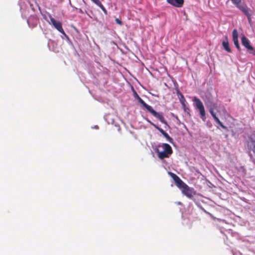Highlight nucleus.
Segmentation results:
<instances>
[{"label": "nucleus", "instance_id": "obj_1", "mask_svg": "<svg viewBox=\"0 0 255 255\" xmlns=\"http://www.w3.org/2000/svg\"><path fill=\"white\" fill-rule=\"evenodd\" d=\"M168 174L174 180L177 187L181 189L182 193L184 195L189 198L193 197V195L195 194V191L193 188L189 187L175 173L168 172Z\"/></svg>", "mask_w": 255, "mask_h": 255}, {"label": "nucleus", "instance_id": "obj_2", "mask_svg": "<svg viewBox=\"0 0 255 255\" xmlns=\"http://www.w3.org/2000/svg\"><path fill=\"white\" fill-rule=\"evenodd\" d=\"M133 94L134 97L136 99L138 102L140 103L148 112L151 113L154 117L157 118L162 123L166 124L162 114L161 113H157L154 111L152 107L146 104L142 99L138 96L136 92L133 89Z\"/></svg>", "mask_w": 255, "mask_h": 255}, {"label": "nucleus", "instance_id": "obj_3", "mask_svg": "<svg viewBox=\"0 0 255 255\" xmlns=\"http://www.w3.org/2000/svg\"><path fill=\"white\" fill-rule=\"evenodd\" d=\"M155 151L157 153L158 157L160 159L169 158L173 153L171 146L165 143L158 144L155 149Z\"/></svg>", "mask_w": 255, "mask_h": 255}, {"label": "nucleus", "instance_id": "obj_4", "mask_svg": "<svg viewBox=\"0 0 255 255\" xmlns=\"http://www.w3.org/2000/svg\"><path fill=\"white\" fill-rule=\"evenodd\" d=\"M193 101L194 103L195 106L199 110L202 119L205 121L206 113L203 103L199 98L196 97H194Z\"/></svg>", "mask_w": 255, "mask_h": 255}, {"label": "nucleus", "instance_id": "obj_5", "mask_svg": "<svg viewBox=\"0 0 255 255\" xmlns=\"http://www.w3.org/2000/svg\"><path fill=\"white\" fill-rule=\"evenodd\" d=\"M205 104H206V105L208 107H209V112H210L211 115H212V116L213 117V118H214L215 121L218 124H219L222 127V128L228 130L227 127L223 124V123L220 121V120L217 117L216 114L214 112V109L215 108V104H213V103H211V105H209L206 102H205Z\"/></svg>", "mask_w": 255, "mask_h": 255}, {"label": "nucleus", "instance_id": "obj_6", "mask_svg": "<svg viewBox=\"0 0 255 255\" xmlns=\"http://www.w3.org/2000/svg\"><path fill=\"white\" fill-rule=\"evenodd\" d=\"M241 41L242 45L246 48L248 52L250 54L255 55V49L250 44L249 40L245 35L242 36L241 38Z\"/></svg>", "mask_w": 255, "mask_h": 255}, {"label": "nucleus", "instance_id": "obj_7", "mask_svg": "<svg viewBox=\"0 0 255 255\" xmlns=\"http://www.w3.org/2000/svg\"><path fill=\"white\" fill-rule=\"evenodd\" d=\"M50 20L51 23L54 26V27L60 33L66 35L64 30H63L62 26V23L59 21L56 20L51 16H50Z\"/></svg>", "mask_w": 255, "mask_h": 255}, {"label": "nucleus", "instance_id": "obj_8", "mask_svg": "<svg viewBox=\"0 0 255 255\" xmlns=\"http://www.w3.org/2000/svg\"><path fill=\"white\" fill-rule=\"evenodd\" d=\"M177 94L180 102L181 103L182 108L185 112L189 113L190 111L189 108L187 106L186 101L183 96V95L180 93L179 91H177Z\"/></svg>", "mask_w": 255, "mask_h": 255}, {"label": "nucleus", "instance_id": "obj_9", "mask_svg": "<svg viewBox=\"0 0 255 255\" xmlns=\"http://www.w3.org/2000/svg\"><path fill=\"white\" fill-rule=\"evenodd\" d=\"M149 123L153 127H154L155 128H156L165 138L170 143H173V139L166 133L163 129L158 127L156 125H155L152 122L150 121H148Z\"/></svg>", "mask_w": 255, "mask_h": 255}, {"label": "nucleus", "instance_id": "obj_10", "mask_svg": "<svg viewBox=\"0 0 255 255\" xmlns=\"http://www.w3.org/2000/svg\"><path fill=\"white\" fill-rule=\"evenodd\" d=\"M232 36L233 41L234 42L235 45L239 50H240V47L238 41V32L236 29L233 30L232 32Z\"/></svg>", "mask_w": 255, "mask_h": 255}, {"label": "nucleus", "instance_id": "obj_11", "mask_svg": "<svg viewBox=\"0 0 255 255\" xmlns=\"http://www.w3.org/2000/svg\"><path fill=\"white\" fill-rule=\"evenodd\" d=\"M167 2L171 5L177 7H181L184 3V0H166Z\"/></svg>", "mask_w": 255, "mask_h": 255}, {"label": "nucleus", "instance_id": "obj_12", "mask_svg": "<svg viewBox=\"0 0 255 255\" xmlns=\"http://www.w3.org/2000/svg\"><path fill=\"white\" fill-rule=\"evenodd\" d=\"M222 45L225 50H226L227 52H231V49L230 48L228 39L227 36H225V39L222 42Z\"/></svg>", "mask_w": 255, "mask_h": 255}, {"label": "nucleus", "instance_id": "obj_13", "mask_svg": "<svg viewBox=\"0 0 255 255\" xmlns=\"http://www.w3.org/2000/svg\"><path fill=\"white\" fill-rule=\"evenodd\" d=\"M236 6L239 7L242 11H243L244 13L248 17V18L250 19L251 14L249 12V9L247 7V6L245 5H240L239 4L236 5Z\"/></svg>", "mask_w": 255, "mask_h": 255}, {"label": "nucleus", "instance_id": "obj_14", "mask_svg": "<svg viewBox=\"0 0 255 255\" xmlns=\"http://www.w3.org/2000/svg\"><path fill=\"white\" fill-rule=\"evenodd\" d=\"M250 142L249 143L248 146L254 153H255V137H249Z\"/></svg>", "mask_w": 255, "mask_h": 255}, {"label": "nucleus", "instance_id": "obj_15", "mask_svg": "<svg viewBox=\"0 0 255 255\" xmlns=\"http://www.w3.org/2000/svg\"><path fill=\"white\" fill-rule=\"evenodd\" d=\"M235 4L238 5L240 4L241 0H231Z\"/></svg>", "mask_w": 255, "mask_h": 255}, {"label": "nucleus", "instance_id": "obj_16", "mask_svg": "<svg viewBox=\"0 0 255 255\" xmlns=\"http://www.w3.org/2000/svg\"><path fill=\"white\" fill-rule=\"evenodd\" d=\"M115 21H116L117 23H118V24H119L120 25H122V23H123L122 21L121 20H120L119 19H118V18H116L115 19Z\"/></svg>", "mask_w": 255, "mask_h": 255}, {"label": "nucleus", "instance_id": "obj_17", "mask_svg": "<svg viewBox=\"0 0 255 255\" xmlns=\"http://www.w3.org/2000/svg\"><path fill=\"white\" fill-rule=\"evenodd\" d=\"M97 5H98V6H99L101 9H102V8H104V5L102 4V3L101 2H100L97 4Z\"/></svg>", "mask_w": 255, "mask_h": 255}, {"label": "nucleus", "instance_id": "obj_18", "mask_svg": "<svg viewBox=\"0 0 255 255\" xmlns=\"http://www.w3.org/2000/svg\"><path fill=\"white\" fill-rule=\"evenodd\" d=\"M93 2H94L97 5L100 2L99 0H91Z\"/></svg>", "mask_w": 255, "mask_h": 255}, {"label": "nucleus", "instance_id": "obj_19", "mask_svg": "<svg viewBox=\"0 0 255 255\" xmlns=\"http://www.w3.org/2000/svg\"><path fill=\"white\" fill-rule=\"evenodd\" d=\"M104 12V13L105 14H108V12H107V10H106V9L105 8V7H104V8H103L102 9H101Z\"/></svg>", "mask_w": 255, "mask_h": 255}]
</instances>
